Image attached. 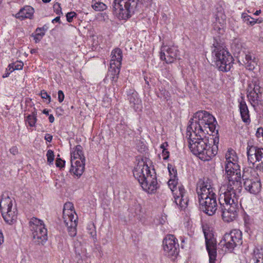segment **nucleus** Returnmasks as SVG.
<instances>
[{
    "label": "nucleus",
    "mask_w": 263,
    "mask_h": 263,
    "mask_svg": "<svg viewBox=\"0 0 263 263\" xmlns=\"http://www.w3.org/2000/svg\"><path fill=\"white\" fill-rule=\"evenodd\" d=\"M247 156L249 164L250 167H255V164L258 159L257 157L258 153H260V150L263 148L258 147L253 144V141L249 140L247 144Z\"/></svg>",
    "instance_id": "dca6fc26"
},
{
    "label": "nucleus",
    "mask_w": 263,
    "mask_h": 263,
    "mask_svg": "<svg viewBox=\"0 0 263 263\" xmlns=\"http://www.w3.org/2000/svg\"><path fill=\"white\" fill-rule=\"evenodd\" d=\"M37 52V49H32L31 50H30V53L31 54H34V53H36Z\"/></svg>",
    "instance_id": "4d7b16f0"
},
{
    "label": "nucleus",
    "mask_w": 263,
    "mask_h": 263,
    "mask_svg": "<svg viewBox=\"0 0 263 263\" xmlns=\"http://www.w3.org/2000/svg\"><path fill=\"white\" fill-rule=\"evenodd\" d=\"M37 119L34 116L28 115L26 119V122H27L29 125L31 127L35 126L36 122Z\"/></svg>",
    "instance_id": "72a5a7b5"
},
{
    "label": "nucleus",
    "mask_w": 263,
    "mask_h": 263,
    "mask_svg": "<svg viewBox=\"0 0 263 263\" xmlns=\"http://www.w3.org/2000/svg\"><path fill=\"white\" fill-rule=\"evenodd\" d=\"M52 22L53 23H60V16H57L55 18H54L53 20H52Z\"/></svg>",
    "instance_id": "8fccbe9b"
},
{
    "label": "nucleus",
    "mask_w": 263,
    "mask_h": 263,
    "mask_svg": "<svg viewBox=\"0 0 263 263\" xmlns=\"http://www.w3.org/2000/svg\"><path fill=\"white\" fill-rule=\"evenodd\" d=\"M12 201L9 197H2L0 200V212L5 221L12 224L17 219V210L12 208Z\"/></svg>",
    "instance_id": "f8f14e48"
},
{
    "label": "nucleus",
    "mask_w": 263,
    "mask_h": 263,
    "mask_svg": "<svg viewBox=\"0 0 263 263\" xmlns=\"http://www.w3.org/2000/svg\"><path fill=\"white\" fill-rule=\"evenodd\" d=\"M101 0H92L93 3L97 2V1H100Z\"/></svg>",
    "instance_id": "680f3d73"
},
{
    "label": "nucleus",
    "mask_w": 263,
    "mask_h": 263,
    "mask_svg": "<svg viewBox=\"0 0 263 263\" xmlns=\"http://www.w3.org/2000/svg\"><path fill=\"white\" fill-rule=\"evenodd\" d=\"M34 13V9L30 6H26L21 8L17 12L15 17L20 20H23L26 18H32Z\"/></svg>",
    "instance_id": "412c9836"
},
{
    "label": "nucleus",
    "mask_w": 263,
    "mask_h": 263,
    "mask_svg": "<svg viewBox=\"0 0 263 263\" xmlns=\"http://www.w3.org/2000/svg\"><path fill=\"white\" fill-rule=\"evenodd\" d=\"M260 13H261V10H257V11H256V12L254 13V15H258Z\"/></svg>",
    "instance_id": "13d9d810"
},
{
    "label": "nucleus",
    "mask_w": 263,
    "mask_h": 263,
    "mask_svg": "<svg viewBox=\"0 0 263 263\" xmlns=\"http://www.w3.org/2000/svg\"><path fill=\"white\" fill-rule=\"evenodd\" d=\"M169 154L170 152L167 151V149L162 150V156L163 157L164 160H166L168 159V158H169Z\"/></svg>",
    "instance_id": "37998d69"
},
{
    "label": "nucleus",
    "mask_w": 263,
    "mask_h": 263,
    "mask_svg": "<svg viewBox=\"0 0 263 263\" xmlns=\"http://www.w3.org/2000/svg\"><path fill=\"white\" fill-rule=\"evenodd\" d=\"M241 18L244 23L250 26H253L257 23V20H255L251 17L246 13H242L241 14Z\"/></svg>",
    "instance_id": "bb28decb"
},
{
    "label": "nucleus",
    "mask_w": 263,
    "mask_h": 263,
    "mask_svg": "<svg viewBox=\"0 0 263 263\" xmlns=\"http://www.w3.org/2000/svg\"><path fill=\"white\" fill-rule=\"evenodd\" d=\"M49 121L50 123H53L54 121V118L52 115H49Z\"/></svg>",
    "instance_id": "3c124183"
},
{
    "label": "nucleus",
    "mask_w": 263,
    "mask_h": 263,
    "mask_svg": "<svg viewBox=\"0 0 263 263\" xmlns=\"http://www.w3.org/2000/svg\"><path fill=\"white\" fill-rule=\"evenodd\" d=\"M226 160L225 161V164L228 163H237V156L236 155V153L234 151L231 149L230 151H228L226 154Z\"/></svg>",
    "instance_id": "a878e982"
},
{
    "label": "nucleus",
    "mask_w": 263,
    "mask_h": 263,
    "mask_svg": "<svg viewBox=\"0 0 263 263\" xmlns=\"http://www.w3.org/2000/svg\"><path fill=\"white\" fill-rule=\"evenodd\" d=\"M67 214H69L68 213H67L65 212H64V221L65 224V225L67 227V230L68 232V234L70 236L73 237L76 236L77 235V226L78 224L77 222V217H76V218H74V215H71V218L67 217Z\"/></svg>",
    "instance_id": "a211bd4d"
},
{
    "label": "nucleus",
    "mask_w": 263,
    "mask_h": 263,
    "mask_svg": "<svg viewBox=\"0 0 263 263\" xmlns=\"http://www.w3.org/2000/svg\"><path fill=\"white\" fill-rule=\"evenodd\" d=\"M220 243L228 250L232 251L235 247L242 245V232L239 230H232L230 233L224 234Z\"/></svg>",
    "instance_id": "ddd939ff"
},
{
    "label": "nucleus",
    "mask_w": 263,
    "mask_h": 263,
    "mask_svg": "<svg viewBox=\"0 0 263 263\" xmlns=\"http://www.w3.org/2000/svg\"><path fill=\"white\" fill-rule=\"evenodd\" d=\"M256 62V60L253 55L250 54L245 55V59L243 61V63L246 68L249 70H253L257 64Z\"/></svg>",
    "instance_id": "393cba45"
},
{
    "label": "nucleus",
    "mask_w": 263,
    "mask_h": 263,
    "mask_svg": "<svg viewBox=\"0 0 263 263\" xmlns=\"http://www.w3.org/2000/svg\"><path fill=\"white\" fill-rule=\"evenodd\" d=\"M196 192L200 209L209 216L213 215L218 209L216 190L209 178L199 179L196 185Z\"/></svg>",
    "instance_id": "7ed1b4c3"
},
{
    "label": "nucleus",
    "mask_w": 263,
    "mask_h": 263,
    "mask_svg": "<svg viewBox=\"0 0 263 263\" xmlns=\"http://www.w3.org/2000/svg\"><path fill=\"white\" fill-rule=\"evenodd\" d=\"M48 27L46 25H44L42 27H38L36 29L35 31L39 32V31H42V32H45L47 30Z\"/></svg>",
    "instance_id": "a18cd8bd"
},
{
    "label": "nucleus",
    "mask_w": 263,
    "mask_h": 263,
    "mask_svg": "<svg viewBox=\"0 0 263 263\" xmlns=\"http://www.w3.org/2000/svg\"><path fill=\"white\" fill-rule=\"evenodd\" d=\"M31 236L34 241L37 244H43L47 240V230L43 220L33 217L28 223Z\"/></svg>",
    "instance_id": "1a4fd4ad"
},
{
    "label": "nucleus",
    "mask_w": 263,
    "mask_h": 263,
    "mask_svg": "<svg viewBox=\"0 0 263 263\" xmlns=\"http://www.w3.org/2000/svg\"><path fill=\"white\" fill-rule=\"evenodd\" d=\"M9 152L12 155H15L18 154V149L16 146H12L10 148Z\"/></svg>",
    "instance_id": "49530a36"
},
{
    "label": "nucleus",
    "mask_w": 263,
    "mask_h": 263,
    "mask_svg": "<svg viewBox=\"0 0 263 263\" xmlns=\"http://www.w3.org/2000/svg\"><path fill=\"white\" fill-rule=\"evenodd\" d=\"M34 111H33L32 112V114L31 115H30V116H34L36 118V117H37V112H36V109L35 108H34Z\"/></svg>",
    "instance_id": "6e6d98bb"
},
{
    "label": "nucleus",
    "mask_w": 263,
    "mask_h": 263,
    "mask_svg": "<svg viewBox=\"0 0 263 263\" xmlns=\"http://www.w3.org/2000/svg\"><path fill=\"white\" fill-rule=\"evenodd\" d=\"M150 171L149 167L143 160L139 162L133 170L134 177L137 179L143 189L148 193H154L158 188L156 173Z\"/></svg>",
    "instance_id": "39448f33"
},
{
    "label": "nucleus",
    "mask_w": 263,
    "mask_h": 263,
    "mask_svg": "<svg viewBox=\"0 0 263 263\" xmlns=\"http://www.w3.org/2000/svg\"><path fill=\"white\" fill-rule=\"evenodd\" d=\"M253 171L255 172V173H252V175L254 177H255L254 175H255V174H256V175H257V174H256V173H255V171L254 170H253Z\"/></svg>",
    "instance_id": "052dcab7"
},
{
    "label": "nucleus",
    "mask_w": 263,
    "mask_h": 263,
    "mask_svg": "<svg viewBox=\"0 0 263 263\" xmlns=\"http://www.w3.org/2000/svg\"><path fill=\"white\" fill-rule=\"evenodd\" d=\"M71 163L70 171L80 177L84 171L85 165V158L81 145H77L71 153Z\"/></svg>",
    "instance_id": "9d476101"
},
{
    "label": "nucleus",
    "mask_w": 263,
    "mask_h": 263,
    "mask_svg": "<svg viewBox=\"0 0 263 263\" xmlns=\"http://www.w3.org/2000/svg\"><path fill=\"white\" fill-rule=\"evenodd\" d=\"M255 257L256 258L257 263H263V250L260 251L258 249L254 251Z\"/></svg>",
    "instance_id": "7c9ffc66"
},
{
    "label": "nucleus",
    "mask_w": 263,
    "mask_h": 263,
    "mask_svg": "<svg viewBox=\"0 0 263 263\" xmlns=\"http://www.w3.org/2000/svg\"><path fill=\"white\" fill-rule=\"evenodd\" d=\"M65 161L61 158H57L55 162L56 166L58 167H63L65 166Z\"/></svg>",
    "instance_id": "ea45409f"
},
{
    "label": "nucleus",
    "mask_w": 263,
    "mask_h": 263,
    "mask_svg": "<svg viewBox=\"0 0 263 263\" xmlns=\"http://www.w3.org/2000/svg\"><path fill=\"white\" fill-rule=\"evenodd\" d=\"M45 139L47 141L50 142H51V141L52 140V136L50 134H47L45 136Z\"/></svg>",
    "instance_id": "de8ad7c7"
},
{
    "label": "nucleus",
    "mask_w": 263,
    "mask_h": 263,
    "mask_svg": "<svg viewBox=\"0 0 263 263\" xmlns=\"http://www.w3.org/2000/svg\"><path fill=\"white\" fill-rule=\"evenodd\" d=\"M111 59L110 62H114V64L121 66L122 60V51L119 48L114 49L111 53Z\"/></svg>",
    "instance_id": "5701e85b"
},
{
    "label": "nucleus",
    "mask_w": 263,
    "mask_h": 263,
    "mask_svg": "<svg viewBox=\"0 0 263 263\" xmlns=\"http://www.w3.org/2000/svg\"><path fill=\"white\" fill-rule=\"evenodd\" d=\"M64 99V95L62 90H59L58 91V100L59 102L61 103L63 101Z\"/></svg>",
    "instance_id": "c03bdc74"
},
{
    "label": "nucleus",
    "mask_w": 263,
    "mask_h": 263,
    "mask_svg": "<svg viewBox=\"0 0 263 263\" xmlns=\"http://www.w3.org/2000/svg\"><path fill=\"white\" fill-rule=\"evenodd\" d=\"M41 96L43 99H48L49 103L51 101V97L50 95H49L45 90H43L41 91Z\"/></svg>",
    "instance_id": "a19ab883"
},
{
    "label": "nucleus",
    "mask_w": 263,
    "mask_h": 263,
    "mask_svg": "<svg viewBox=\"0 0 263 263\" xmlns=\"http://www.w3.org/2000/svg\"><path fill=\"white\" fill-rule=\"evenodd\" d=\"M239 102V109L242 120L246 124H249L251 122L249 111L247 104L243 98H241Z\"/></svg>",
    "instance_id": "aec40b11"
},
{
    "label": "nucleus",
    "mask_w": 263,
    "mask_h": 263,
    "mask_svg": "<svg viewBox=\"0 0 263 263\" xmlns=\"http://www.w3.org/2000/svg\"><path fill=\"white\" fill-rule=\"evenodd\" d=\"M163 250L166 255L176 257L179 253V243L173 235H167L163 240Z\"/></svg>",
    "instance_id": "4468645a"
},
{
    "label": "nucleus",
    "mask_w": 263,
    "mask_h": 263,
    "mask_svg": "<svg viewBox=\"0 0 263 263\" xmlns=\"http://www.w3.org/2000/svg\"><path fill=\"white\" fill-rule=\"evenodd\" d=\"M121 66L114 64V62H110V68L108 70L107 76L110 77L112 83H116L118 79Z\"/></svg>",
    "instance_id": "4be33fe9"
},
{
    "label": "nucleus",
    "mask_w": 263,
    "mask_h": 263,
    "mask_svg": "<svg viewBox=\"0 0 263 263\" xmlns=\"http://www.w3.org/2000/svg\"><path fill=\"white\" fill-rule=\"evenodd\" d=\"M128 99L129 101L130 106L137 111L141 109V100L138 96V93L135 90H130L128 95Z\"/></svg>",
    "instance_id": "6ab92c4d"
},
{
    "label": "nucleus",
    "mask_w": 263,
    "mask_h": 263,
    "mask_svg": "<svg viewBox=\"0 0 263 263\" xmlns=\"http://www.w3.org/2000/svg\"><path fill=\"white\" fill-rule=\"evenodd\" d=\"M247 97L251 105L255 107L256 105H258L261 101V95L256 92L255 91H250L248 92Z\"/></svg>",
    "instance_id": "b1692460"
},
{
    "label": "nucleus",
    "mask_w": 263,
    "mask_h": 263,
    "mask_svg": "<svg viewBox=\"0 0 263 263\" xmlns=\"http://www.w3.org/2000/svg\"><path fill=\"white\" fill-rule=\"evenodd\" d=\"M73 206L71 202H67L64 204V209L63 211V218H64V212L65 211L66 213H68L67 214V217H70L71 218V215H74L73 214Z\"/></svg>",
    "instance_id": "c85d7f7f"
},
{
    "label": "nucleus",
    "mask_w": 263,
    "mask_h": 263,
    "mask_svg": "<svg viewBox=\"0 0 263 263\" xmlns=\"http://www.w3.org/2000/svg\"><path fill=\"white\" fill-rule=\"evenodd\" d=\"M2 1V0H0V3L1 2V1Z\"/></svg>",
    "instance_id": "e2e57ef3"
},
{
    "label": "nucleus",
    "mask_w": 263,
    "mask_h": 263,
    "mask_svg": "<svg viewBox=\"0 0 263 263\" xmlns=\"http://www.w3.org/2000/svg\"><path fill=\"white\" fill-rule=\"evenodd\" d=\"M186 137L188 139L189 147L191 152L203 161H209L215 156L218 151V137L213 140L214 145L211 146L206 135L197 134L194 136L193 132L186 131Z\"/></svg>",
    "instance_id": "f03ea898"
},
{
    "label": "nucleus",
    "mask_w": 263,
    "mask_h": 263,
    "mask_svg": "<svg viewBox=\"0 0 263 263\" xmlns=\"http://www.w3.org/2000/svg\"><path fill=\"white\" fill-rule=\"evenodd\" d=\"M189 123L186 131L193 132L194 136L200 134H210V132L212 135H218V130L216 129L217 123L216 119L206 111L200 110L196 112L193 118L190 119Z\"/></svg>",
    "instance_id": "20e7f679"
},
{
    "label": "nucleus",
    "mask_w": 263,
    "mask_h": 263,
    "mask_svg": "<svg viewBox=\"0 0 263 263\" xmlns=\"http://www.w3.org/2000/svg\"><path fill=\"white\" fill-rule=\"evenodd\" d=\"M224 168V177L228 182L224 192L221 190L219 195V210L223 221L230 222L237 217L240 206L239 197L242 189V175L238 163L225 164Z\"/></svg>",
    "instance_id": "f257e3e1"
},
{
    "label": "nucleus",
    "mask_w": 263,
    "mask_h": 263,
    "mask_svg": "<svg viewBox=\"0 0 263 263\" xmlns=\"http://www.w3.org/2000/svg\"><path fill=\"white\" fill-rule=\"evenodd\" d=\"M46 156L47 158V162L49 165L52 164L54 159V152L51 149H49L47 152Z\"/></svg>",
    "instance_id": "473e14b6"
},
{
    "label": "nucleus",
    "mask_w": 263,
    "mask_h": 263,
    "mask_svg": "<svg viewBox=\"0 0 263 263\" xmlns=\"http://www.w3.org/2000/svg\"><path fill=\"white\" fill-rule=\"evenodd\" d=\"M42 112L44 114H45L46 115H49V110L47 109H44Z\"/></svg>",
    "instance_id": "5fc2aeb1"
},
{
    "label": "nucleus",
    "mask_w": 263,
    "mask_h": 263,
    "mask_svg": "<svg viewBox=\"0 0 263 263\" xmlns=\"http://www.w3.org/2000/svg\"><path fill=\"white\" fill-rule=\"evenodd\" d=\"M88 233L90 235V236L93 238V239H96V228L93 224L89 225L87 227Z\"/></svg>",
    "instance_id": "f704fd0d"
},
{
    "label": "nucleus",
    "mask_w": 263,
    "mask_h": 263,
    "mask_svg": "<svg viewBox=\"0 0 263 263\" xmlns=\"http://www.w3.org/2000/svg\"><path fill=\"white\" fill-rule=\"evenodd\" d=\"M179 50L176 46H162L160 53L161 60L165 61L167 64L172 63L178 57Z\"/></svg>",
    "instance_id": "2eb2a0df"
},
{
    "label": "nucleus",
    "mask_w": 263,
    "mask_h": 263,
    "mask_svg": "<svg viewBox=\"0 0 263 263\" xmlns=\"http://www.w3.org/2000/svg\"><path fill=\"white\" fill-rule=\"evenodd\" d=\"M45 35V32L42 31L36 32L34 34H32V36L33 37V39L35 43H37L41 41L43 37Z\"/></svg>",
    "instance_id": "2f4dec72"
},
{
    "label": "nucleus",
    "mask_w": 263,
    "mask_h": 263,
    "mask_svg": "<svg viewBox=\"0 0 263 263\" xmlns=\"http://www.w3.org/2000/svg\"><path fill=\"white\" fill-rule=\"evenodd\" d=\"M4 242V236L2 231L0 230V245Z\"/></svg>",
    "instance_id": "603ef678"
},
{
    "label": "nucleus",
    "mask_w": 263,
    "mask_h": 263,
    "mask_svg": "<svg viewBox=\"0 0 263 263\" xmlns=\"http://www.w3.org/2000/svg\"><path fill=\"white\" fill-rule=\"evenodd\" d=\"M12 70H21L22 69L24 64L21 61H17L15 63H12Z\"/></svg>",
    "instance_id": "4c0bfd02"
},
{
    "label": "nucleus",
    "mask_w": 263,
    "mask_h": 263,
    "mask_svg": "<svg viewBox=\"0 0 263 263\" xmlns=\"http://www.w3.org/2000/svg\"><path fill=\"white\" fill-rule=\"evenodd\" d=\"M252 173L255 172L252 168H246L243 171L242 179L243 180V186L246 191L253 194H257L260 192L261 188L260 180L254 177Z\"/></svg>",
    "instance_id": "9b49d317"
},
{
    "label": "nucleus",
    "mask_w": 263,
    "mask_h": 263,
    "mask_svg": "<svg viewBox=\"0 0 263 263\" xmlns=\"http://www.w3.org/2000/svg\"><path fill=\"white\" fill-rule=\"evenodd\" d=\"M53 9H54V12L57 14L60 15L61 14H62V8L61 7L60 4L57 3L56 4H54Z\"/></svg>",
    "instance_id": "58836bf2"
},
{
    "label": "nucleus",
    "mask_w": 263,
    "mask_h": 263,
    "mask_svg": "<svg viewBox=\"0 0 263 263\" xmlns=\"http://www.w3.org/2000/svg\"><path fill=\"white\" fill-rule=\"evenodd\" d=\"M206 248L209 256V263H215L217 256L216 244L213 239H211V234L204 231Z\"/></svg>",
    "instance_id": "f3484780"
},
{
    "label": "nucleus",
    "mask_w": 263,
    "mask_h": 263,
    "mask_svg": "<svg viewBox=\"0 0 263 263\" xmlns=\"http://www.w3.org/2000/svg\"><path fill=\"white\" fill-rule=\"evenodd\" d=\"M140 5L138 0H114L113 11L119 18L126 20L139 11Z\"/></svg>",
    "instance_id": "6e6552de"
},
{
    "label": "nucleus",
    "mask_w": 263,
    "mask_h": 263,
    "mask_svg": "<svg viewBox=\"0 0 263 263\" xmlns=\"http://www.w3.org/2000/svg\"><path fill=\"white\" fill-rule=\"evenodd\" d=\"M212 55L216 67L219 71H230L234 63V59L231 53L217 42L213 44Z\"/></svg>",
    "instance_id": "423d86ee"
},
{
    "label": "nucleus",
    "mask_w": 263,
    "mask_h": 263,
    "mask_svg": "<svg viewBox=\"0 0 263 263\" xmlns=\"http://www.w3.org/2000/svg\"><path fill=\"white\" fill-rule=\"evenodd\" d=\"M167 168L171 177L168 183L170 189L174 194L175 202L181 209L184 210L187 206L189 201L187 193L182 185L177 186L174 184L175 179L177 177V172L176 167L172 164L168 163Z\"/></svg>",
    "instance_id": "0eeeda50"
},
{
    "label": "nucleus",
    "mask_w": 263,
    "mask_h": 263,
    "mask_svg": "<svg viewBox=\"0 0 263 263\" xmlns=\"http://www.w3.org/2000/svg\"><path fill=\"white\" fill-rule=\"evenodd\" d=\"M147 79H148V78L147 77H144V80L145 81V83L147 85L148 87H149L150 86L149 81Z\"/></svg>",
    "instance_id": "864d4df0"
},
{
    "label": "nucleus",
    "mask_w": 263,
    "mask_h": 263,
    "mask_svg": "<svg viewBox=\"0 0 263 263\" xmlns=\"http://www.w3.org/2000/svg\"><path fill=\"white\" fill-rule=\"evenodd\" d=\"M92 7L96 11H103L106 8V6L101 1H97L92 5Z\"/></svg>",
    "instance_id": "c756f323"
},
{
    "label": "nucleus",
    "mask_w": 263,
    "mask_h": 263,
    "mask_svg": "<svg viewBox=\"0 0 263 263\" xmlns=\"http://www.w3.org/2000/svg\"><path fill=\"white\" fill-rule=\"evenodd\" d=\"M255 135L258 138L263 137V128L260 127L257 128Z\"/></svg>",
    "instance_id": "79ce46f5"
},
{
    "label": "nucleus",
    "mask_w": 263,
    "mask_h": 263,
    "mask_svg": "<svg viewBox=\"0 0 263 263\" xmlns=\"http://www.w3.org/2000/svg\"><path fill=\"white\" fill-rule=\"evenodd\" d=\"M167 146H168L167 142H165L163 143L162 144H161L160 148L161 149H162V150L166 149V147H167Z\"/></svg>",
    "instance_id": "09e8293b"
},
{
    "label": "nucleus",
    "mask_w": 263,
    "mask_h": 263,
    "mask_svg": "<svg viewBox=\"0 0 263 263\" xmlns=\"http://www.w3.org/2000/svg\"><path fill=\"white\" fill-rule=\"evenodd\" d=\"M44 3H48L51 1V0H42Z\"/></svg>",
    "instance_id": "bf43d9fd"
},
{
    "label": "nucleus",
    "mask_w": 263,
    "mask_h": 263,
    "mask_svg": "<svg viewBox=\"0 0 263 263\" xmlns=\"http://www.w3.org/2000/svg\"><path fill=\"white\" fill-rule=\"evenodd\" d=\"M76 16L77 14L74 11L68 12L66 15L67 21L69 23L72 22L73 21V18L74 17H76Z\"/></svg>",
    "instance_id": "e433bc0d"
},
{
    "label": "nucleus",
    "mask_w": 263,
    "mask_h": 263,
    "mask_svg": "<svg viewBox=\"0 0 263 263\" xmlns=\"http://www.w3.org/2000/svg\"><path fill=\"white\" fill-rule=\"evenodd\" d=\"M258 154V157H257L258 159L256 161V164H255V167L257 170L263 172V149L260 150V153Z\"/></svg>",
    "instance_id": "cd10ccee"
},
{
    "label": "nucleus",
    "mask_w": 263,
    "mask_h": 263,
    "mask_svg": "<svg viewBox=\"0 0 263 263\" xmlns=\"http://www.w3.org/2000/svg\"><path fill=\"white\" fill-rule=\"evenodd\" d=\"M254 87L252 91H255L257 93H260L261 95L262 88L261 86L259 85V83L258 81H255L253 83Z\"/></svg>",
    "instance_id": "c9c22d12"
}]
</instances>
